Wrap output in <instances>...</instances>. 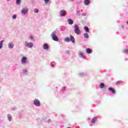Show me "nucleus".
I'll list each match as a JSON object with an SVG mask.
<instances>
[{"mask_svg": "<svg viewBox=\"0 0 128 128\" xmlns=\"http://www.w3.org/2000/svg\"><path fill=\"white\" fill-rule=\"evenodd\" d=\"M74 32L76 34H80L82 33V32H80V27H78V24H75L74 26Z\"/></svg>", "mask_w": 128, "mask_h": 128, "instance_id": "f257e3e1", "label": "nucleus"}, {"mask_svg": "<svg viewBox=\"0 0 128 128\" xmlns=\"http://www.w3.org/2000/svg\"><path fill=\"white\" fill-rule=\"evenodd\" d=\"M56 32L54 31L51 34L53 40L55 42H58V38L56 36Z\"/></svg>", "mask_w": 128, "mask_h": 128, "instance_id": "f03ea898", "label": "nucleus"}, {"mask_svg": "<svg viewBox=\"0 0 128 128\" xmlns=\"http://www.w3.org/2000/svg\"><path fill=\"white\" fill-rule=\"evenodd\" d=\"M25 46L30 48L34 46V44L32 42L28 43V42H25Z\"/></svg>", "mask_w": 128, "mask_h": 128, "instance_id": "7ed1b4c3", "label": "nucleus"}, {"mask_svg": "<svg viewBox=\"0 0 128 128\" xmlns=\"http://www.w3.org/2000/svg\"><path fill=\"white\" fill-rule=\"evenodd\" d=\"M34 104L35 106H40V100H38L35 99L34 100Z\"/></svg>", "mask_w": 128, "mask_h": 128, "instance_id": "20e7f679", "label": "nucleus"}, {"mask_svg": "<svg viewBox=\"0 0 128 128\" xmlns=\"http://www.w3.org/2000/svg\"><path fill=\"white\" fill-rule=\"evenodd\" d=\"M22 13L24 14L28 13V8H24L22 10Z\"/></svg>", "mask_w": 128, "mask_h": 128, "instance_id": "39448f33", "label": "nucleus"}, {"mask_svg": "<svg viewBox=\"0 0 128 128\" xmlns=\"http://www.w3.org/2000/svg\"><path fill=\"white\" fill-rule=\"evenodd\" d=\"M60 16H66V10H62L60 12Z\"/></svg>", "mask_w": 128, "mask_h": 128, "instance_id": "423d86ee", "label": "nucleus"}, {"mask_svg": "<svg viewBox=\"0 0 128 128\" xmlns=\"http://www.w3.org/2000/svg\"><path fill=\"white\" fill-rule=\"evenodd\" d=\"M108 90H109V92H111L112 94H116V90L112 88H108Z\"/></svg>", "mask_w": 128, "mask_h": 128, "instance_id": "0eeeda50", "label": "nucleus"}, {"mask_svg": "<svg viewBox=\"0 0 128 128\" xmlns=\"http://www.w3.org/2000/svg\"><path fill=\"white\" fill-rule=\"evenodd\" d=\"M21 62L22 64H26V58L23 57L21 60Z\"/></svg>", "mask_w": 128, "mask_h": 128, "instance_id": "6e6552de", "label": "nucleus"}, {"mask_svg": "<svg viewBox=\"0 0 128 128\" xmlns=\"http://www.w3.org/2000/svg\"><path fill=\"white\" fill-rule=\"evenodd\" d=\"M90 0H84V4L86 6H88V4H90Z\"/></svg>", "mask_w": 128, "mask_h": 128, "instance_id": "1a4fd4ad", "label": "nucleus"}, {"mask_svg": "<svg viewBox=\"0 0 128 128\" xmlns=\"http://www.w3.org/2000/svg\"><path fill=\"white\" fill-rule=\"evenodd\" d=\"M43 48L44 50H48V44H45L43 45Z\"/></svg>", "mask_w": 128, "mask_h": 128, "instance_id": "9d476101", "label": "nucleus"}, {"mask_svg": "<svg viewBox=\"0 0 128 128\" xmlns=\"http://www.w3.org/2000/svg\"><path fill=\"white\" fill-rule=\"evenodd\" d=\"M98 120V118L96 117H94L92 120V124H94L96 122V120Z\"/></svg>", "mask_w": 128, "mask_h": 128, "instance_id": "9b49d317", "label": "nucleus"}, {"mask_svg": "<svg viewBox=\"0 0 128 128\" xmlns=\"http://www.w3.org/2000/svg\"><path fill=\"white\" fill-rule=\"evenodd\" d=\"M68 22L69 24H74V21L72 19H68Z\"/></svg>", "mask_w": 128, "mask_h": 128, "instance_id": "f8f14e48", "label": "nucleus"}, {"mask_svg": "<svg viewBox=\"0 0 128 128\" xmlns=\"http://www.w3.org/2000/svg\"><path fill=\"white\" fill-rule=\"evenodd\" d=\"M70 40H71L72 42H74V38L72 35L70 36Z\"/></svg>", "mask_w": 128, "mask_h": 128, "instance_id": "ddd939ff", "label": "nucleus"}, {"mask_svg": "<svg viewBox=\"0 0 128 128\" xmlns=\"http://www.w3.org/2000/svg\"><path fill=\"white\" fill-rule=\"evenodd\" d=\"M84 28L86 32H90V29H88V27L85 26L84 27Z\"/></svg>", "mask_w": 128, "mask_h": 128, "instance_id": "4468645a", "label": "nucleus"}, {"mask_svg": "<svg viewBox=\"0 0 128 128\" xmlns=\"http://www.w3.org/2000/svg\"><path fill=\"white\" fill-rule=\"evenodd\" d=\"M99 88H104V83L100 84L99 86Z\"/></svg>", "mask_w": 128, "mask_h": 128, "instance_id": "2eb2a0df", "label": "nucleus"}, {"mask_svg": "<svg viewBox=\"0 0 128 128\" xmlns=\"http://www.w3.org/2000/svg\"><path fill=\"white\" fill-rule=\"evenodd\" d=\"M86 52H87V54H92V50H90V48H88L86 50Z\"/></svg>", "mask_w": 128, "mask_h": 128, "instance_id": "dca6fc26", "label": "nucleus"}, {"mask_svg": "<svg viewBox=\"0 0 128 128\" xmlns=\"http://www.w3.org/2000/svg\"><path fill=\"white\" fill-rule=\"evenodd\" d=\"M8 48H14V44L11 43V44H9Z\"/></svg>", "mask_w": 128, "mask_h": 128, "instance_id": "f3484780", "label": "nucleus"}, {"mask_svg": "<svg viewBox=\"0 0 128 128\" xmlns=\"http://www.w3.org/2000/svg\"><path fill=\"white\" fill-rule=\"evenodd\" d=\"M84 37L86 38H88V33L84 34Z\"/></svg>", "mask_w": 128, "mask_h": 128, "instance_id": "a211bd4d", "label": "nucleus"}, {"mask_svg": "<svg viewBox=\"0 0 128 128\" xmlns=\"http://www.w3.org/2000/svg\"><path fill=\"white\" fill-rule=\"evenodd\" d=\"M65 42H70V38L68 37L66 38L65 39Z\"/></svg>", "mask_w": 128, "mask_h": 128, "instance_id": "6ab92c4d", "label": "nucleus"}, {"mask_svg": "<svg viewBox=\"0 0 128 128\" xmlns=\"http://www.w3.org/2000/svg\"><path fill=\"white\" fill-rule=\"evenodd\" d=\"M8 120L10 122V120H12V116H10V114H8Z\"/></svg>", "mask_w": 128, "mask_h": 128, "instance_id": "aec40b11", "label": "nucleus"}, {"mask_svg": "<svg viewBox=\"0 0 128 128\" xmlns=\"http://www.w3.org/2000/svg\"><path fill=\"white\" fill-rule=\"evenodd\" d=\"M4 42V40H2L0 42V49L2 48V43Z\"/></svg>", "mask_w": 128, "mask_h": 128, "instance_id": "412c9836", "label": "nucleus"}, {"mask_svg": "<svg viewBox=\"0 0 128 128\" xmlns=\"http://www.w3.org/2000/svg\"><path fill=\"white\" fill-rule=\"evenodd\" d=\"M16 3L17 4H20V0H16Z\"/></svg>", "mask_w": 128, "mask_h": 128, "instance_id": "4be33fe9", "label": "nucleus"}, {"mask_svg": "<svg viewBox=\"0 0 128 128\" xmlns=\"http://www.w3.org/2000/svg\"><path fill=\"white\" fill-rule=\"evenodd\" d=\"M34 12L36 13H38V8H34Z\"/></svg>", "mask_w": 128, "mask_h": 128, "instance_id": "5701e85b", "label": "nucleus"}, {"mask_svg": "<svg viewBox=\"0 0 128 128\" xmlns=\"http://www.w3.org/2000/svg\"><path fill=\"white\" fill-rule=\"evenodd\" d=\"M66 87L64 86L61 89V90H66Z\"/></svg>", "mask_w": 128, "mask_h": 128, "instance_id": "b1692460", "label": "nucleus"}, {"mask_svg": "<svg viewBox=\"0 0 128 128\" xmlns=\"http://www.w3.org/2000/svg\"><path fill=\"white\" fill-rule=\"evenodd\" d=\"M45 4H48V2H50V0H44Z\"/></svg>", "mask_w": 128, "mask_h": 128, "instance_id": "393cba45", "label": "nucleus"}, {"mask_svg": "<svg viewBox=\"0 0 128 128\" xmlns=\"http://www.w3.org/2000/svg\"><path fill=\"white\" fill-rule=\"evenodd\" d=\"M12 18L14 20H16V15H13L12 16Z\"/></svg>", "mask_w": 128, "mask_h": 128, "instance_id": "a878e982", "label": "nucleus"}, {"mask_svg": "<svg viewBox=\"0 0 128 128\" xmlns=\"http://www.w3.org/2000/svg\"><path fill=\"white\" fill-rule=\"evenodd\" d=\"M120 84H122V81H118V82H116V84H117V85Z\"/></svg>", "mask_w": 128, "mask_h": 128, "instance_id": "bb28decb", "label": "nucleus"}, {"mask_svg": "<svg viewBox=\"0 0 128 128\" xmlns=\"http://www.w3.org/2000/svg\"><path fill=\"white\" fill-rule=\"evenodd\" d=\"M30 40H34V36H30Z\"/></svg>", "mask_w": 128, "mask_h": 128, "instance_id": "cd10ccee", "label": "nucleus"}, {"mask_svg": "<svg viewBox=\"0 0 128 128\" xmlns=\"http://www.w3.org/2000/svg\"><path fill=\"white\" fill-rule=\"evenodd\" d=\"M80 55L81 56L83 57L84 56V53H82V52L80 53Z\"/></svg>", "mask_w": 128, "mask_h": 128, "instance_id": "c85d7f7f", "label": "nucleus"}, {"mask_svg": "<svg viewBox=\"0 0 128 128\" xmlns=\"http://www.w3.org/2000/svg\"><path fill=\"white\" fill-rule=\"evenodd\" d=\"M124 52H128V49L125 50H124Z\"/></svg>", "mask_w": 128, "mask_h": 128, "instance_id": "c756f323", "label": "nucleus"}, {"mask_svg": "<svg viewBox=\"0 0 128 128\" xmlns=\"http://www.w3.org/2000/svg\"><path fill=\"white\" fill-rule=\"evenodd\" d=\"M51 66H54V64H52V63H51Z\"/></svg>", "mask_w": 128, "mask_h": 128, "instance_id": "7c9ffc66", "label": "nucleus"}, {"mask_svg": "<svg viewBox=\"0 0 128 128\" xmlns=\"http://www.w3.org/2000/svg\"><path fill=\"white\" fill-rule=\"evenodd\" d=\"M126 22L127 23V24H128V21Z\"/></svg>", "mask_w": 128, "mask_h": 128, "instance_id": "2f4dec72", "label": "nucleus"}, {"mask_svg": "<svg viewBox=\"0 0 128 128\" xmlns=\"http://www.w3.org/2000/svg\"><path fill=\"white\" fill-rule=\"evenodd\" d=\"M78 12H79L78 11Z\"/></svg>", "mask_w": 128, "mask_h": 128, "instance_id": "473e14b6", "label": "nucleus"}, {"mask_svg": "<svg viewBox=\"0 0 128 128\" xmlns=\"http://www.w3.org/2000/svg\"><path fill=\"white\" fill-rule=\"evenodd\" d=\"M83 14V15H84V14Z\"/></svg>", "mask_w": 128, "mask_h": 128, "instance_id": "72a5a7b5", "label": "nucleus"}, {"mask_svg": "<svg viewBox=\"0 0 128 128\" xmlns=\"http://www.w3.org/2000/svg\"><path fill=\"white\" fill-rule=\"evenodd\" d=\"M83 14V15H84V14Z\"/></svg>", "mask_w": 128, "mask_h": 128, "instance_id": "f704fd0d", "label": "nucleus"}]
</instances>
